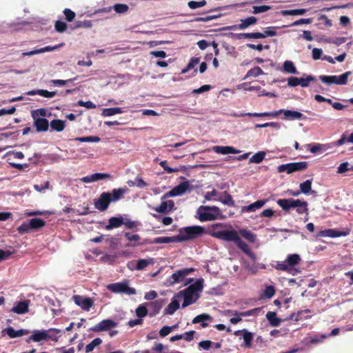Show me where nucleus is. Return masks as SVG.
I'll return each mask as SVG.
<instances>
[{
  "label": "nucleus",
  "instance_id": "de8ad7c7",
  "mask_svg": "<svg viewBox=\"0 0 353 353\" xmlns=\"http://www.w3.org/2000/svg\"><path fill=\"white\" fill-rule=\"evenodd\" d=\"M148 306L145 304H141L136 309V315L137 317L141 319L148 314Z\"/></svg>",
  "mask_w": 353,
  "mask_h": 353
},
{
  "label": "nucleus",
  "instance_id": "f704fd0d",
  "mask_svg": "<svg viewBox=\"0 0 353 353\" xmlns=\"http://www.w3.org/2000/svg\"><path fill=\"white\" fill-rule=\"evenodd\" d=\"M242 338L244 341V345L246 347H250L252 346V341L254 339V334L252 332L248 331L247 330L243 329Z\"/></svg>",
  "mask_w": 353,
  "mask_h": 353
},
{
  "label": "nucleus",
  "instance_id": "37998d69",
  "mask_svg": "<svg viewBox=\"0 0 353 353\" xmlns=\"http://www.w3.org/2000/svg\"><path fill=\"white\" fill-rule=\"evenodd\" d=\"M264 72L263 71L261 70V68L259 67H255L254 68H252L250 70H249L245 77V79H247L250 77H257L260 75H262L263 74Z\"/></svg>",
  "mask_w": 353,
  "mask_h": 353
},
{
  "label": "nucleus",
  "instance_id": "cd10ccee",
  "mask_svg": "<svg viewBox=\"0 0 353 353\" xmlns=\"http://www.w3.org/2000/svg\"><path fill=\"white\" fill-rule=\"evenodd\" d=\"M194 333H195V332L192 330V331L187 332L182 334H177V335L172 336L170 339V341L171 342H174V341L180 340V339H184L186 341H191L193 339Z\"/></svg>",
  "mask_w": 353,
  "mask_h": 353
},
{
  "label": "nucleus",
  "instance_id": "5701e85b",
  "mask_svg": "<svg viewBox=\"0 0 353 353\" xmlns=\"http://www.w3.org/2000/svg\"><path fill=\"white\" fill-rule=\"evenodd\" d=\"M34 125L37 132H46L49 128V122L46 119H33Z\"/></svg>",
  "mask_w": 353,
  "mask_h": 353
},
{
  "label": "nucleus",
  "instance_id": "09e8293b",
  "mask_svg": "<svg viewBox=\"0 0 353 353\" xmlns=\"http://www.w3.org/2000/svg\"><path fill=\"white\" fill-rule=\"evenodd\" d=\"M102 343V340L100 338H95L85 347V352H92L97 346L99 345Z\"/></svg>",
  "mask_w": 353,
  "mask_h": 353
},
{
  "label": "nucleus",
  "instance_id": "c9c22d12",
  "mask_svg": "<svg viewBox=\"0 0 353 353\" xmlns=\"http://www.w3.org/2000/svg\"><path fill=\"white\" fill-rule=\"evenodd\" d=\"M123 111L121 108H104L101 115L103 117H111L117 114H122Z\"/></svg>",
  "mask_w": 353,
  "mask_h": 353
},
{
  "label": "nucleus",
  "instance_id": "20e7f679",
  "mask_svg": "<svg viewBox=\"0 0 353 353\" xmlns=\"http://www.w3.org/2000/svg\"><path fill=\"white\" fill-rule=\"evenodd\" d=\"M196 214L201 222L214 221L223 217L220 209L216 206L201 205L197 209Z\"/></svg>",
  "mask_w": 353,
  "mask_h": 353
},
{
  "label": "nucleus",
  "instance_id": "f3484780",
  "mask_svg": "<svg viewBox=\"0 0 353 353\" xmlns=\"http://www.w3.org/2000/svg\"><path fill=\"white\" fill-rule=\"evenodd\" d=\"M145 305L150 310V316H154L157 314L163 307L164 305V300L157 299L153 302L146 303Z\"/></svg>",
  "mask_w": 353,
  "mask_h": 353
},
{
  "label": "nucleus",
  "instance_id": "dca6fc26",
  "mask_svg": "<svg viewBox=\"0 0 353 353\" xmlns=\"http://www.w3.org/2000/svg\"><path fill=\"white\" fill-rule=\"evenodd\" d=\"M112 176L107 173H94L80 179V181L85 183H90L101 180L111 179Z\"/></svg>",
  "mask_w": 353,
  "mask_h": 353
},
{
  "label": "nucleus",
  "instance_id": "79ce46f5",
  "mask_svg": "<svg viewBox=\"0 0 353 353\" xmlns=\"http://www.w3.org/2000/svg\"><path fill=\"white\" fill-rule=\"evenodd\" d=\"M47 115V110L45 108H39L32 111L31 116L32 119H45Z\"/></svg>",
  "mask_w": 353,
  "mask_h": 353
},
{
  "label": "nucleus",
  "instance_id": "9d476101",
  "mask_svg": "<svg viewBox=\"0 0 353 353\" xmlns=\"http://www.w3.org/2000/svg\"><path fill=\"white\" fill-rule=\"evenodd\" d=\"M307 167V163L305 161L289 163L286 164L280 165L277 170L279 172H285L288 174H291L294 172L301 171Z\"/></svg>",
  "mask_w": 353,
  "mask_h": 353
},
{
  "label": "nucleus",
  "instance_id": "338daca9",
  "mask_svg": "<svg viewBox=\"0 0 353 353\" xmlns=\"http://www.w3.org/2000/svg\"><path fill=\"white\" fill-rule=\"evenodd\" d=\"M276 28L274 26H270L266 28V30L264 31L263 33H262L264 35V38L267 37H274L276 35V32L275 31V29Z\"/></svg>",
  "mask_w": 353,
  "mask_h": 353
},
{
  "label": "nucleus",
  "instance_id": "864d4df0",
  "mask_svg": "<svg viewBox=\"0 0 353 353\" xmlns=\"http://www.w3.org/2000/svg\"><path fill=\"white\" fill-rule=\"evenodd\" d=\"M33 188L37 192L44 193L46 190L50 189V185L49 181H46L43 185L34 184Z\"/></svg>",
  "mask_w": 353,
  "mask_h": 353
},
{
  "label": "nucleus",
  "instance_id": "393cba45",
  "mask_svg": "<svg viewBox=\"0 0 353 353\" xmlns=\"http://www.w3.org/2000/svg\"><path fill=\"white\" fill-rule=\"evenodd\" d=\"M179 297L175 296L172 299V301L164 310V314L172 315L179 308V301L177 300Z\"/></svg>",
  "mask_w": 353,
  "mask_h": 353
},
{
  "label": "nucleus",
  "instance_id": "a18cd8bd",
  "mask_svg": "<svg viewBox=\"0 0 353 353\" xmlns=\"http://www.w3.org/2000/svg\"><path fill=\"white\" fill-rule=\"evenodd\" d=\"M31 229H39L44 226L45 221L41 219L34 218L30 220Z\"/></svg>",
  "mask_w": 353,
  "mask_h": 353
},
{
  "label": "nucleus",
  "instance_id": "39448f33",
  "mask_svg": "<svg viewBox=\"0 0 353 353\" xmlns=\"http://www.w3.org/2000/svg\"><path fill=\"white\" fill-rule=\"evenodd\" d=\"M205 232V230L203 227L200 225H194L181 229L178 235L180 242H183L194 239Z\"/></svg>",
  "mask_w": 353,
  "mask_h": 353
},
{
  "label": "nucleus",
  "instance_id": "72a5a7b5",
  "mask_svg": "<svg viewBox=\"0 0 353 353\" xmlns=\"http://www.w3.org/2000/svg\"><path fill=\"white\" fill-rule=\"evenodd\" d=\"M236 37L239 39H264V35L261 32H251V33H239L237 34Z\"/></svg>",
  "mask_w": 353,
  "mask_h": 353
},
{
  "label": "nucleus",
  "instance_id": "2f4dec72",
  "mask_svg": "<svg viewBox=\"0 0 353 353\" xmlns=\"http://www.w3.org/2000/svg\"><path fill=\"white\" fill-rule=\"evenodd\" d=\"M266 318L270 325L274 327L279 326L281 322V319L276 316V314L274 312H268L266 314Z\"/></svg>",
  "mask_w": 353,
  "mask_h": 353
},
{
  "label": "nucleus",
  "instance_id": "f03ea898",
  "mask_svg": "<svg viewBox=\"0 0 353 353\" xmlns=\"http://www.w3.org/2000/svg\"><path fill=\"white\" fill-rule=\"evenodd\" d=\"M128 188H115L111 192H102L99 199L94 200V208L101 212L108 209L111 202H117L123 199L124 194L128 192Z\"/></svg>",
  "mask_w": 353,
  "mask_h": 353
},
{
  "label": "nucleus",
  "instance_id": "a211bd4d",
  "mask_svg": "<svg viewBox=\"0 0 353 353\" xmlns=\"http://www.w3.org/2000/svg\"><path fill=\"white\" fill-rule=\"evenodd\" d=\"M29 305L30 301L28 300L17 302L11 311L18 314H25L28 312Z\"/></svg>",
  "mask_w": 353,
  "mask_h": 353
},
{
  "label": "nucleus",
  "instance_id": "13d9d810",
  "mask_svg": "<svg viewBox=\"0 0 353 353\" xmlns=\"http://www.w3.org/2000/svg\"><path fill=\"white\" fill-rule=\"evenodd\" d=\"M276 203L283 210H290V199H279Z\"/></svg>",
  "mask_w": 353,
  "mask_h": 353
},
{
  "label": "nucleus",
  "instance_id": "ddd939ff",
  "mask_svg": "<svg viewBox=\"0 0 353 353\" xmlns=\"http://www.w3.org/2000/svg\"><path fill=\"white\" fill-rule=\"evenodd\" d=\"M47 330H34L32 334L26 340L27 343H41L47 341Z\"/></svg>",
  "mask_w": 353,
  "mask_h": 353
},
{
  "label": "nucleus",
  "instance_id": "ea45409f",
  "mask_svg": "<svg viewBox=\"0 0 353 353\" xmlns=\"http://www.w3.org/2000/svg\"><path fill=\"white\" fill-rule=\"evenodd\" d=\"M283 70L290 74H296L297 70L292 61H285L283 65Z\"/></svg>",
  "mask_w": 353,
  "mask_h": 353
},
{
  "label": "nucleus",
  "instance_id": "6e6552de",
  "mask_svg": "<svg viewBox=\"0 0 353 353\" xmlns=\"http://www.w3.org/2000/svg\"><path fill=\"white\" fill-rule=\"evenodd\" d=\"M350 74L351 72H346L339 76L321 75L319 76V79L321 81L322 83L327 85H330L332 84L343 85L347 84V79Z\"/></svg>",
  "mask_w": 353,
  "mask_h": 353
},
{
  "label": "nucleus",
  "instance_id": "1a4fd4ad",
  "mask_svg": "<svg viewBox=\"0 0 353 353\" xmlns=\"http://www.w3.org/2000/svg\"><path fill=\"white\" fill-rule=\"evenodd\" d=\"M260 308H254L245 312H238L234 310H227L223 312L224 315L236 316L235 318H231L230 322L235 325L242 321V317L254 316L259 312Z\"/></svg>",
  "mask_w": 353,
  "mask_h": 353
},
{
  "label": "nucleus",
  "instance_id": "4468645a",
  "mask_svg": "<svg viewBox=\"0 0 353 353\" xmlns=\"http://www.w3.org/2000/svg\"><path fill=\"white\" fill-rule=\"evenodd\" d=\"M72 299L75 304L81 307L83 310L89 311L93 306V301L90 298L84 297L80 295H74Z\"/></svg>",
  "mask_w": 353,
  "mask_h": 353
},
{
  "label": "nucleus",
  "instance_id": "423d86ee",
  "mask_svg": "<svg viewBox=\"0 0 353 353\" xmlns=\"http://www.w3.org/2000/svg\"><path fill=\"white\" fill-rule=\"evenodd\" d=\"M301 261L298 254H289L284 261H277L274 268L278 270L288 272L294 270V267L298 265Z\"/></svg>",
  "mask_w": 353,
  "mask_h": 353
},
{
  "label": "nucleus",
  "instance_id": "6e6d98bb",
  "mask_svg": "<svg viewBox=\"0 0 353 353\" xmlns=\"http://www.w3.org/2000/svg\"><path fill=\"white\" fill-rule=\"evenodd\" d=\"M128 6L126 4L117 3L113 6L114 10L119 14H123L128 10Z\"/></svg>",
  "mask_w": 353,
  "mask_h": 353
},
{
  "label": "nucleus",
  "instance_id": "c756f323",
  "mask_svg": "<svg viewBox=\"0 0 353 353\" xmlns=\"http://www.w3.org/2000/svg\"><path fill=\"white\" fill-rule=\"evenodd\" d=\"M50 128L57 132H62L65 127V121L61 119H53L50 123Z\"/></svg>",
  "mask_w": 353,
  "mask_h": 353
},
{
  "label": "nucleus",
  "instance_id": "774afa93",
  "mask_svg": "<svg viewBox=\"0 0 353 353\" xmlns=\"http://www.w3.org/2000/svg\"><path fill=\"white\" fill-rule=\"evenodd\" d=\"M212 344L213 343L211 341L205 340L200 341L198 345L204 350H208L212 347Z\"/></svg>",
  "mask_w": 353,
  "mask_h": 353
},
{
  "label": "nucleus",
  "instance_id": "9b49d317",
  "mask_svg": "<svg viewBox=\"0 0 353 353\" xmlns=\"http://www.w3.org/2000/svg\"><path fill=\"white\" fill-rule=\"evenodd\" d=\"M193 268H183L174 272L167 281L169 285H174L176 283L182 282L185 278L190 273L194 272Z\"/></svg>",
  "mask_w": 353,
  "mask_h": 353
},
{
  "label": "nucleus",
  "instance_id": "052dcab7",
  "mask_svg": "<svg viewBox=\"0 0 353 353\" xmlns=\"http://www.w3.org/2000/svg\"><path fill=\"white\" fill-rule=\"evenodd\" d=\"M275 294V290L273 286H267L263 291V296L267 299H271Z\"/></svg>",
  "mask_w": 353,
  "mask_h": 353
},
{
  "label": "nucleus",
  "instance_id": "b1692460",
  "mask_svg": "<svg viewBox=\"0 0 353 353\" xmlns=\"http://www.w3.org/2000/svg\"><path fill=\"white\" fill-rule=\"evenodd\" d=\"M283 119L287 120H296V119H302L303 118V114L298 111L290 110H283Z\"/></svg>",
  "mask_w": 353,
  "mask_h": 353
},
{
  "label": "nucleus",
  "instance_id": "3c124183",
  "mask_svg": "<svg viewBox=\"0 0 353 353\" xmlns=\"http://www.w3.org/2000/svg\"><path fill=\"white\" fill-rule=\"evenodd\" d=\"M3 335L7 334L10 339H14L18 336V330H14L12 327H8L1 332Z\"/></svg>",
  "mask_w": 353,
  "mask_h": 353
},
{
  "label": "nucleus",
  "instance_id": "e433bc0d",
  "mask_svg": "<svg viewBox=\"0 0 353 353\" xmlns=\"http://www.w3.org/2000/svg\"><path fill=\"white\" fill-rule=\"evenodd\" d=\"M300 192L304 194H309L312 192V180H306L299 185Z\"/></svg>",
  "mask_w": 353,
  "mask_h": 353
},
{
  "label": "nucleus",
  "instance_id": "5fc2aeb1",
  "mask_svg": "<svg viewBox=\"0 0 353 353\" xmlns=\"http://www.w3.org/2000/svg\"><path fill=\"white\" fill-rule=\"evenodd\" d=\"M205 5L206 1L205 0L201 1H190L188 3V7L192 10L203 7Z\"/></svg>",
  "mask_w": 353,
  "mask_h": 353
},
{
  "label": "nucleus",
  "instance_id": "0e129e2a",
  "mask_svg": "<svg viewBox=\"0 0 353 353\" xmlns=\"http://www.w3.org/2000/svg\"><path fill=\"white\" fill-rule=\"evenodd\" d=\"M77 104L81 107H85L88 109H94L97 107L96 105L90 101H83L82 100H79L77 102Z\"/></svg>",
  "mask_w": 353,
  "mask_h": 353
},
{
  "label": "nucleus",
  "instance_id": "a878e982",
  "mask_svg": "<svg viewBox=\"0 0 353 353\" xmlns=\"http://www.w3.org/2000/svg\"><path fill=\"white\" fill-rule=\"evenodd\" d=\"M265 203V200H258L249 205L243 207L241 210L242 212H254L261 208Z\"/></svg>",
  "mask_w": 353,
  "mask_h": 353
},
{
  "label": "nucleus",
  "instance_id": "f257e3e1",
  "mask_svg": "<svg viewBox=\"0 0 353 353\" xmlns=\"http://www.w3.org/2000/svg\"><path fill=\"white\" fill-rule=\"evenodd\" d=\"M225 226L224 223H215L209 228L208 234L228 242H234L236 246L241 250L250 258L254 260L255 254L251 251L249 245L245 243L239 236L237 231L234 230H219L218 228Z\"/></svg>",
  "mask_w": 353,
  "mask_h": 353
},
{
  "label": "nucleus",
  "instance_id": "a19ab883",
  "mask_svg": "<svg viewBox=\"0 0 353 353\" xmlns=\"http://www.w3.org/2000/svg\"><path fill=\"white\" fill-rule=\"evenodd\" d=\"M265 154V152L263 151L258 152L250 158L249 162L253 163H260L264 159Z\"/></svg>",
  "mask_w": 353,
  "mask_h": 353
},
{
  "label": "nucleus",
  "instance_id": "bf43d9fd",
  "mask_svg": "<svg viewBox=\"0 0 353 353\" xmlns=\"http://www.w3.org/2000/svg\"><path fill=\"white\" fill-rule=\"evenodd\" d=\"M176 327V325L173 326H163L159 331L161 336L164 337L168 335L174 328Z\"/></svg>",
  "mask_w": 353,
  "mask_h": 353
},
{
  "label": "nucleus",
  "instance_id": "8fccbe9b",
  "mask_svg": "<svg viewBox=\"0 0 353 353\" xmlns=\"http://www.w3.org/2000/svg\"><path fill=\"white\" fill-rule=\"evenodd\" d=\"M323 236H327L330 237H339V236H345L347 233L345 232H339L334 230H327L325 231L322 232Z\"/></svg>",
  "mask_w": 353,
  "mask_h": 353
},
{
  "label": "nucleus",
  "instance_id": "49530a36",
  "mask_svg": "<svg viewBox=\"0 0 353 353\" xmlns=\"http://www.w3.org/2000/svg\"><path fill=\"white\" fill-rule=\"evenodd\" d=\"M152 263H153L152 259H140L137 263L136 269L138 270H143L145 267H147L150 264H152Z\"/></svg>",
  "mask_w": 353,
  "mask_h": 353
},
{
  "label": "nucleus",
  "instance_id": "6ab92c4d",
  "mask_svg": "<svg viewBox=\"0 0 353 353\" xmlns=\"http://www.w3.org/2000/svg\"><path fill=\"white\" fill-rule=\"evenodd\" d=\"M257 21V19L254 17H249L246 19H241V23L236 26H229L227 27L228 30H234L235 28H239V30H245L248 26L254 25Z\"/></svg>",
  "mask_w": 353,
  "mask_h": 353
},
{
  "label": "nucleus",
  "instance_id": "4d7b16f0",
  "mask_svg": "<svg viewBox=\"0 0 353 353\" xmlns=\"http://www.w3.org/2000/svg\"><path fill=\"white\" fill-rule=\"evenodd\" d=\"M252 9V13L254 14H257L270 10L271 9V7L269 6L263 5L260 6H253Z\"/></svg>",
  "mask_w": 353,
  "mask_h": 353
},
{
  "label": "nucleus",
  "instance_id": "412c9836",
  "mask_svg": "<svg viewBox=\"0 0 353 353\" xmlns=\"http://www.w3.org/2000/svg\"><path fill=\"white\" fill-rule=\"evenodd\" d=\"M214 152L217 154H239V150L235 149L232 146H214L212 148Z\"/></svg>",
  "mask_w": 353,
  "mask_h": 353
},
{
  "label": "nucleus",
  "instance_id": "58836bf2",
  "mask_svg": "<svg viewBox=\"0 0 353 353\" xmlns=\"http://www.w3.org/2000/svg\"><path fill=\"white\" fill-rule=\"evenodd\" d=\"M307 203L304 201H301L299 199V203H297V206L296 207V212L299 214H305L306 215L308 214V208H307Z\"/></svg>",
  "mask_w": 353,
  "mask_h": 353
},
{
  "label": "nucleus",
  "instance_id": "c85d7f7f",
  "mask_svg": "<svg viewBox=\"0 0 353 353\" xmlns=\"http://www.w3.org/2000/svg\"><path fill=\"white\" fill-rule=\"evenodd\" d=\"M123 225V216L111 217L109 219V223L105 226V228L108 230L113 228H117Z\"/></svg>",
  "mask_w": 353,
  "mask_h": 353
},
{
  "label": "nucleus",
  "instance_id": "473e14b6",
  "mask_svg": "<svg viewBox=\"0 0 353 353\" xmlns=\"http://www.w3.org/2000/svg\"><path fill=\"white\" fill-rule=\"evenodd\" d=\"M238 233L250 243H254L256 239V235L255 234L246 229H240Z\"/></svg>",
  "mask_w": 353,
  "mask_h": 353
},
{
  "label": "nucleus",
  "instance_id": "0eeeda50",
  "mask_svg": "<svg viewBox=\"0 0 353 353\" xmlns=\"http://www.w3.org/2000/svg\"><path fill=\"white\" fill-rule=\"evenodd\" d=\"M107 289L116 294H124L128 296L136 294V290L129 285L128 281L108 284Z\"/></svg>",
  "mask_w": 353,
  "mask_h": 353
},
{
  "label": "nucleus",
  "instance_id": "4c0bfd02",
  "mask_svg": "<svg viewBox=\"0 0 353 353\" xmlns=\"http://www.w3.org/2000/svg\"><path fill=\"white\" fill-rule=\"evenodd\" d=\"M307 12L306 9L301 8V9H294V10H283L281 11V14L283 16L288 15H303Z\"/></svg>",
  "mask_w": 353,
  "mask_h": 353
},
{
  "label": "nucleus",
  "instance_id": "7c9ffc66",
  "mask_svg": "<svg viewBox=\"0 0 353 353\" xmlns=\"http://www.w3.org/2000/svg\"><path fill=\"white\" fill-rule=\"evenodd\" d=\"M47 341H58L59 338V334L62 332V330L57 328H50L47 330Z\"/></svg>",
  "mask_w": 353,
  "mask_h": 353
},
{
  "label": "nucleus",
  "instance_id": "c03bdc74",
  "mask_svg": "<svg viewBox=\"0 0 353 353\" xmlns=\"http://www.w3.org/2000/svg\"><path fill=\"white\" fill-rule=\"evenodd\" d=\"M216 200L229 206H233L234 204L232 196L230 194H227L226 192H224V195L223 197H219Z\"/></svg>",
  "mask_w": 353,
  "mask_h": 353
},
{
  "label": "nucleus",
  "instance_id": "4be33fe9",
  "mask_svg": "<svg viewBox=\"0 0 353 353\" xmlns=\"http://www.w3.org/2000/svg\"><path fill=\"white\" fill-rule=\"evenodd\" d=\"M212 319H213L210 315L203 313V314H199V315L195 316L193 319L192 323L193 324L201 323V327L205 328L208 326V323L206 321H212Z\"/></svg>",
  "mask_w": 353,
  "mask_h": 353
},
{
  "label": "nucleus",
  "instance_id": "69168bd1",
  "mask_svg": "<svg viewBox=\"0 0 353 353\" xmlns=\"http://www.w3.org/2000/svg\"><path fill=\"white\" fill-rule=\"evenodd\" d=\"M30 230V223H23L17 229L20 234L28 233Z\"/></svg>",
  "mask_w": 353,
  "mask_h": 353
},
{
  "label": "nucleus",
  "instance_id": "aec40b11",
  "mask_svg": "<svg viewBox=\"0 0 353 353\" xmlns=\"http://www.w3.org/2000/svg\"><path fill=\"white\" fill-rule=\"evenodd\" d=\"M174 203L172 200L162 201L161 203L154 208V210L159 213H167L174 209Z\"/></svg>",
  "mask_w": 353,
  "mask_h": 353
},
{
  "label": "nucleus",
  "instance_id": "e2e57ef3",
  "mask_svg": "<svg viewBox=\"0 0 353 353\" xmlns=\"http://www.w3.org/2000/svg\"><path fill=\"white\" fill-rule=\"evenodd\" d=\"M330 144H327V145H321V144H319V143H317L314 145H313L311 148H310V152L313 154L314 153H316L318 151L321 150H327V148H330Z\"/></svg>",
  "mask_w": 353,
  "mask_h": 353
},
{
  "label": "nucleus",
  "instance_id": "2eb2a0df",
  "mask_svg": "<svg viewBox=\"0 0 353 353\" xmlns=\"http://www.w3.org/2000/svg\"><path fill=\"white\" fill-rule=\"evenodd\" d=\"M117 323L111 319H105L91 327L90 330L93 332L107 331L111 328L115 327Z\"/></svg>",
  "mask_w": 353,
  "mask_h": 353
},
{
  "label": "nucleus",
  "instance_id": "603ef678",
  "mask_svg": "<svg viewBox=\"0 0 353 353\" xmlns=\"http://www.w3.org/2000/svg\"><path fill=\"white\" fill-rule=\"evenodd\" d=\"M75 141H78L80 142H95L98 143L100 141V138L97 136H90L85 137H77L74 139Z\"/></svg>",
  "mask_w": 353,
  "mask_h": 353
},
{
  "label": "nucleus",
  "instance_id": "680f3d73",
  "mask_svg": "<svg viewBox=\"0 0 353 353\" xmlns=\"http://www.w3.org/2000/svg\"><path fill=\"white\" fill-rule=\"evenodd\" d=\"M314 81V77L308 75L305 79L299 78V85L303 88H306L309 85L310 82Z\"/></svg>",
  "mask_w": 353,
  "mask_h": 353
},
{
  "label": "nucleus",
  "instance_id": "7ed1b4c3",
  "mask_svg": "<svg viewBox=\"0 0 353 353\" xmlns=\"http://www.w3.org/2000/svg\"><path fill=\"white\" fill-rule=\"evenodd\" d=\"M203 288V279H199L194 283L189 285L187 288L178 292L175 297H183V302L182 307H186L188 305L194 303L199 298V293Z\"/></svg>",
  "mask_w": 353,
  "mask_h": 353
},
{
  "label": "nucleus",
  "instance_id": "f8f14e48",
  "mask_svg": "<svg viewBox=\"0 0 353 353\" xmlns=\"http://www.w3.org/2000/svg\"><path fill=\"white\" fill-rule=\"evenodd\" d=\"M190 183L188 181H183L179 185L174 187L172 190L165 194L161 199L164 200L170 196H176L183 195L189 188Z\"/></svg>",
  "mask_w": 353,
  "mask_h": 353
},
{
  "label": "nucleus",
  "instance_id": "bb28decb",
  "mask_svg": "<svg viewBox=\"0 0 353 353\" xmlns=\"http://www.w3.org/2000/svg\"><path fill=\"white\" fill-rule=\"evenodd\" d=\"M180 242L179 235L174 236H159L154 239V243H179Z\"/></svg>",
  "mask_w": 353,
  "mask_h": 353
}]
</instances>
